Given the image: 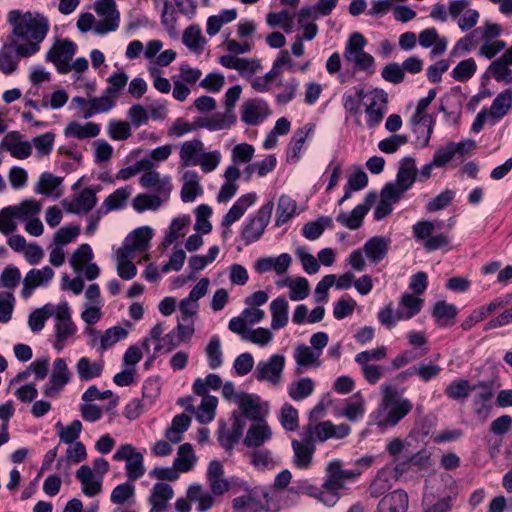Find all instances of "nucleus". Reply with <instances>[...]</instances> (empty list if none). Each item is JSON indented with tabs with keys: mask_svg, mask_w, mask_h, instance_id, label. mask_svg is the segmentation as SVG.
<instances>
[{
	"mask_svg": "<svg viewBox=\"0 0 512 512\" xmlns=\"http://www.w3.org/2000/svg\"><path fill=\"white\" fill-rule=\"evenodd\" d=\"M190 222L189 216H181L174 218L170 224L169 232L164 237L162 245L169 246L178 238L183 237L185 235V229Z\"/></svg>",
	"mask_w": 512,
	"mask_h": 512,
	"instance_id": "338daca9",
	"label": "nucleus"
},
{
	"mask_svg": "<svg viewBox=\"0 0 512 512\" xmlns=\"http://www.w3.org/2000/svg\"><path fill=\"white\" fill-rule=\"evenodd\" d=\"M235 122V113L225 110L223 113H214L207 117L195 118V127L205 128L209 131H220L229 129Z\"/></svg>",
	"mask_w": 512,
	"mask_h": 512,
	"instance_id": "b1692460",
	"label": "nucleus"
},
{
	"mask_svg": "<svg viewBox=\"0 0 512 512\" xmlns=\"http://www.w3.org/2000/svg\"><path fill=\"white\" fill-rule=\"evenodd\" d=\"M392 186H383L380 191V201L374 209V218L382 220L393 211V205L400 201Z\"/></svg>",
	"mask_w": 512,
	"mask_h": 512,
	"instance_id": "f704fd0d",
	"label": "nucleus"
},
{
	"mask_svg": "<svg viewBox=\"0 0 512 512\" xmlns=\"http://www.w3.org/2000/svg\"><path fill=\"white\" fill-rule=\"evenodd\" d=\"M383 397L379 407L371 414L374 423L380 429L396 426L412 408V402L400 396L397 389L390 385H383Z\"/></svg>",
	"mask_w": 512,
	"mask_h": 512,
	"instance_id": "7ed1b4c3",
	"label": "nucleus"
},
{
	"mask_svg": "<svg viewBox=\"0 0 512 512\" xmlns=\"http://www.w3.org/2000/svg\"><path fill=\"white\" fill-rule=\"evenodd\" d=\"M268 114V104L261 99L248 100L241 107V120L247 125L260 124Z\"/></svg>",
	"mask_w": 512,
	"mask_h": 512,
	"instance_id": "4be33fe9",
	"label": "nucleus"
},
{
	"mask_svg": "<svg viewBox=\"0 0 512 512\" xmlns=\"http://www.w3.org/2000/svg\"><path fill=\"white\" fill-rule=\"evenodd\" d=\"M273 208V201H268L242 223L240 235L245 245H250L262 237L270 222Z\"/></svg>",
	"mask_w": 512,
	"mask_h": 512,
	"instance_id": "423d86ee",
	"label": "nucleus"
},
{
	"mask_svg": "<svg viewBox=\"0 0 512 512\" xmlns=\"http://www.w3.org/2000/svg\"><path fill=\"white\" fill-rule=\"evenodd\" d=\"M7 23L10 26L8 41L19 46V53L36 55L41 49V43L49 33V19L42 13L20 9L10 10L7 14Z\"/></svg>",
	"mask_w": 512,
	"mask_h": 512,
	"instance_id": "f257e3e1",
	"label": "nucleus"
},
{
	"mask_svg": "<svg viewBox=\"0 0 512 512\" xmlns=\"http://www.w3.org/2000/svg\"><path fill=\"white\" fill-rule=\"evenodd\" d=\"M457 314V307L443 300L437 301L432 309V317L439 327L452 326Z\"/></svg>",
	"mask_w": 512,
	"mask_h": 512,
	"instance_id": "58836bf2",
	"label": "nucleus"
},
{
	"mask_svg": "<svg viewBox=\"0 0 512 512\" xmlns=\"http://www.w3.org/2000/svg\"><path fill=\"white\" fill-rule=\"evenodd\" d=\"M164 197L158 194H138L134 199L132 206L137 212H144L146 210H158L162 205Z\"/></svg>",
	"mask_w": 512,
	"mask_h": 512,
	"instance_id": "680f3d73",
	"label": "nucleus"
},
{
	"mask_svg": "<svg viewBox=\"0 0 512 512\" xmlns=\"http://www.w3.org/2000/svg\"><path fill=\"white\" fill-rule=\"evenodd\" d=\"M182 179L183 186L180 194L183 202H192L203 193L200 177L197 172L187 170L183 173Z\"/></svg>",
	"mask_w": 512,
	"mask_h": 512,
	"instance_id": "4c0bfd02",
	"label": "nucleus"
},
{
	"mask_svg": "<svg viewBox=\"0 0 512 512\" xmlns=\"http://www.w3.org/2000/svg\"><path fill=\"white\" fill-rule=\"evenodd\" d=\"M443 226L442 221L436 223L429 220H420L412 226V233L416 241L422 242L427 252H433L450 247L451 239L448 233L433 234L435 229Z\"/></svg>",
	"mask_w": 512,
	"mask_h": 512,
	"instance_id": "39448f33",
	"label": "nucleus"
},
{
	"mask_svg": "<svg viewBox=\"0 0 512 512\" xmlns=\"http://www.w3.org/2000/svg\"><path fill=\"white\" fill-rule=\"evenodd\" d=\"M480 389L479 393L475 395L472 405L474 413L482 419H486L491 411V400L494 396L492 387L487 382H479L473 386V390Z\"/></svg>",
	"mask_w": 512,
	"mask_h": 512,
	"instance_id": "a878e982",
	"label": "nucleus"
},
{
	"mask_svg": "<svg viewBox=\"0 0 512 512\" xmlns=\"http://www.w3.org/2000/svg\"><path fill=\"white\" fill-rule=\"evenodd\" d=\"M95 11L102 18L94 26V32L98 35H105L108 32L117 30L120 22V14L115 2H95Z\"/></svg>",
	"mask_w": 512,
	"mask_h": 512,
	"instance_id": "2eb2a0df",
	"label": "nucleus"
},
{
	"mask_svg": "<svg viewBox=\"0 0 512 512\" xmlns=\"http://www.w3.org/2000/svg\"><path fill=\"white\" fill-rule=\"evenodd\" d=\"M202 397L201 404L194 413H196V419L201 424H207L214 419L218 400L212 395H205Z\"/></svg>",
	"mask_w": 512,
	"mask_h": 512,
	"instance_id": "e2e57ef3",
	"label": "nucleus"
},
{
	"mask_svg": "<svg viewBox=\"0 0 512 512\" xmlns=\"http://www.w3.org/2000/svg\"><path fill=\"white\" fill-rule=\"evenodd\" d=\"M204 149V144L199 139H193L183 142L179 152L181 166H197V161L198 159H200V156Z\"/></svg>",
	"mask_w": 512,
	"mask_h": 512,
	"instance_id": "c9c22d12",
	"label": "nucleus"
},
{
	"mask_svg": "<svg viewBox=\"0 0 512 512\" xmlns=\"http://www.w3.org/2000/svg\"><path fill=\"white\" fill-rule=\"evenodd\" d=\"M72 373L64 358H56L53 362L49 382L43 387L46 397L56 398L64 387L70 383Z\"/></svg>",
	"mask_w": 512,
	"mask_h": 512,
	"instance_id": "4468645a",
	"label": "nucleus"
},
{
	"mask_svg": "<svg viewBox=\"0 0 512 512\" xmlns=\"http://www.w3.org/2000/svg\"><path fill=\"white\" fill-rule=\"evenodd\" d=\"M0 148L8 151L13 158L24 160L32 154V145L23 141L17 131L7 133L0 143Z\"/></svg>",
	"mask_w": 512,
	"mask_h": 512,
	"instance_id": "6ab92c4d",
	"label": "nucleus"
},
{
	"mask_svg": "<svg viewBox=\"0 0 512 512\" xmlns=\"http://www.w3.org/2000/svg\"><path fill=\"white\" fill-rule=\"evenodd\" d=\"M418 41L423 48H430L432 56L442 55L447 48V39L440 37L435 28H427L419 33Z\"/></svg>",
	"mask_w": 512,
	"mask_h": 512,
	"instance_id": "473e14b6",
	"label": "nucleus"
},
{
	"mask_svg": "<svg viewBox=\"0 0 512 512\" xmlns=\"http://www.w3.org/2000/svg\"><path fill=\"white\" fill-rule=\"evenodd\" d=\"M391 247V239L386 236H374L363 245V251L372 264H378L386 258Z\"/></svg>",
	"mask_w": 512,
	"mask_h": 512,
	"instance_id": "5701e85b",
	"label": "nucleus"
},
{
	"mask_svg": "<svg viewBox=\"0 0 512 512\" xmlns=\"http://www.w3.org/2000/svg\"><path fill=\"white\" fill-rule=\"evenodd\" d=\"M272 438V430L266 421L256 422L249 427L243 443L249 448H258Z\"/></svg>",
	"mask_w": 512,
	"mask_h": 512,
	"instance_id": "7c9ffc66",
	"label": "nucleus"
},
{
	"mask_svg": "<svg viewBox=\"0 0 512 512\" xmlns=\"http://www.w3.org/2000/svg\"><path fill=\"white\" fill-rule=\"evenodd\" d=\"M131 193V186L120 187L105 198L100 208L106 214L111 211L121 210L126 207L128 198L130 197Z\"/></svg>",
	"mask_w": 512,
	"mask_h": 512,
	"instance_id": "ea45409f",
	"label": "nucleus"
},
{
	"mask_svg": "<svg viewBox=\"0 0 512 512\" xmlns=\"http://www.w3.org/2000/svg\"><path fill=\"white\" fill-rule=\"evenodd\" d=\"M320 356L317 351H314L311 347L300 344L295 350L293 357L297 364L296 374H302L304 369L307 368H318L321 366Z\"/></svg>",
	"mask_w": 512,
	"mask_h": 512,
	"instance_id": "c85d7f7f",
	"label": "nucleus"
},
{
	"mask_svg": "<svg viewBox=\"0 0 512 512\" xmlns=\"http://www.w3.org/2000/svg\"><path fill=\"white\" fill-rule=\"evenodd\" d=\"M174 497V491L170 484L158 482L153 486L148 499L150 505L159 504L161 507L169 508V501Z\"/></svg>",
	"mask_w": 512,
	"mask_h": 512,
	"instance_id": "13d9d810",
	"label": "nucleus"
},
{
	"mask_svg": "<svg viewBox=\"0 0 512 512\" xmlns=\"http://www.w3.org/2000/svg\"><path fill=\"white\" fill-rule=\"evenodd\" d=\"M54 271L51 267L45 266L41 269H31L23 280L21 295L28 298L32 295L35 288L47 285L53 278Z\"/></svg>",
	"mask_w": 512,
	"mask_h": 512,
	"instance_id": "412c9836",
	"label": "nucleus"
},
{
	"mask_svg": "<svg viewBox=\"0 0 512 512\" xmlns=\"http://www.w3.org/2000/svg\"><path fill=\"white\" fill-rule=\"evenodd\" d=\"M367 45V40L359 32L350 34L344 48V60L352 65L353 71L364 72L367 76H371L376 71L375 59L364 49Z\"/></svg>",
	"mask_w": 512,
	"mask_h": 512,
	"instance_id": "20e7f679",
	"label": "nucleus"
},
{
	"mask_svg": "<svg viewBox=\"0 0 512 512\" xmlns=\"http://www.w3.org/2000/svg\"><path fill=\"white\" fill-rule=\"evenodd\" d=\"M292 448L294 452L293 462L296 467L306 469L312 462V457L315 452V446L303 445L299 440L292 441Z\"/></svg>",
	"mask_w": 512,
	"mask_h": 512,
	"instance_id": "6e6d98bb",
	"label": "nucleus"
},
{
	"mask_svg": "<svg viewBox=\"0 0 512 512\" xmlns=\"http://www.w3.org/2000/svg\"><path fill=\"white\" fill-rule=\"evenodd\" d=\"M56 323L54 326L55 342L53 347L62 351L66 342L76 333V325L73 323L70 315V308L66 302L57 305L55 312Z\"/></svg>",
	"mask_w": 512,
	"mask_h": 512,
	"instance_id": "9d476101",
	"label": "nucleus"
},
{
	"mask_svg": "<svg viewBox=\"0 0 512 512\" xmlns=\"http://www.w3.org/2000/svg\"><path fill=\"white\" fill-rule=\"evenodd\" d=\"M100 133V126L93 122H87L81 124L79 122H70L65 130L64 134L66 137H73L76 139L94 138Z\"/></svg>",
	"mask_w": 512,
	"mask_h": 512,
	"instance_id": "c03bdc74",
	"label": "nucleus"
},
{
	"mask_svg": "<svg viewBox=\"0 0 512 512\" xmlns=\"http://www.w3.org/2000/svg\"><path fill=\"white\" fill-rule=\"evenodd\" d=\"M501 33L502 28L499 24L485 21L482 26L475 28L456 42L455 46L451 50V56H462L473 50L480 40H496Z\"/></svg>",
	"mask_w": 512,
	"mask_h": 512,
	"instance_id": "0eeeda50",
	"label": "nucleus"
},
{
	"mask_svg": "<svg viewBox=\"0 0 512 512\" xmlns=\"http://www.w3.org/2000/svg\"><path fill=\"white\" fill-rule=\"evenodd\" d=\"M285 366L286 357L283 354H272L267 359L257 362L253 377L258 382H265L272 387H278L283 381Z\"/></svg>",
	"mask_w": 512,
	"mask_h": 512,
	"instance_id": "6e6552de",
	"label": "nucleus"
},
{
	"mask_svg": "<svg viewBox=\"0 0 512 512\" xmlns=\"http://www.w3.org/2000/svg\"><path fill=\"white\" fill-rule=\"evenodd\" d=\"M153 237V230L149 226H142L133 230L125 239L132 251L144 252L149 248Z\"/></svg>",
	"mask_w": 512,
	"mask_h": 512,
	"instance_id": "a19ab883",
	"label": "nucleus"
},
{
	"mask_svg": "<svg viewBox=\"0 0 512 512\" xmlns=\"http://www.w3.org/2000/svg\"><path fill=\"white\" fill-rule=\"evenodd\" d=\"M196 457L190 443H184L179 446L177 457L173 461L174 468L178 472H188L195 465Z\"/></svg>",
	"mask_w": 512,
	"mask_h": 512,
	"instance_id": "603ef678",
	"label": "nucleus"
},
{
	"mask_svg": "<svg viewBox=\"0 0 512 512\" xmlns=\"http://www.w3.org/2000/svg\"><path fill=\"white\" fill-rule=\"evenodd\" d=\"M315 382L309 377L300 378L290 383L287 387L289 397L294 401H301L313 394Z\"/></svg>",
	"mask_w": 512,
	"mask_h": 512,
	"instance_id": "de8ad7c7",
	"label": "nucleus"
},
{
	"mask_svg": "<svg viewBox=\"0 0 512 512\" xmlns=\"http://www.w3.org/2000/svg\"><path fill=\"white\" fill-rule=\"evenodd\" d=\"M116 101L104 91L99 97L90 99L89 109L83 113V118L89 119L97 114L107 113L116 106Z\"/></svg>",
	"mask_w": 512,
	"mask_h": 512,
	"instance_id": "3c124183",
	"label": "nucleus"
},
{
	"mask_svg": "<svg viewBox=\"0 0 512 512\" xmlns=\"http://www.w3.org/2000/svg\"><path fill=\"white\" fill-rule=\"evenodd\" d=\"M368 95L361 87H355L353 93H345L342 97V103L345 111L352 116H357L361 112V103Z\"/></svg>",
	"mask_w": 512,
	"mask_h": 512,
	"instance_id": "bf43d9fd",
	"label": "nucleus"
},
{
	"mask_svg": "<svg viewBox=\"0 0 512 512\" xmlns=\"http://www.w3.org/2000/svg\"><path fill=\"white\" fill-rule=\"evenodd\" d=\"M296 209L297 203L294 199L287 195H281L276 208L275 226L281 227L286 224L297 214Z\"/></svg>",
	"mask_w": 512,
	"mask_h": 512,
	"instance_id": "09e8293b",
	"label": "nucleus"
},
{
	"mask_svg": "<svg viewBox=\"0 0 512 512\" xmlns=\"http://www.w3.org/2000/svg\"><path fill=\"white\" fill-rule=\"evenodd\" d=\"M463 142H450L446 147L438 149L433 156L435 167H444L449 163L456 153L462 152Z\"/></svg>",
	"mask_w": 512,
	"mask_h": 512,
	"instance_id": "774afa93",
	"label": "nucleus"
},
{
	"mask_svg": "<svg viewBox=\"0 0 512 512\" xmlns=\"http://www.w3.org/2000/svg\"><path fill=\"white\" fill-rule=\"evenodd\" d=\"M417 180V167L415 159L410 156L404 157L400 163L394 182H388L384 186H392L400 198L410 190Z\"/></svg>",
	"mask_w": 512,
	"mask_h": 512,
	"instance_id": "f8f14e48",
	"label": "nucleus"
},
{
	"mask_svg": "<svg viewBox=\"0 0 512 512\" xmlns=\"http://www.w3.org/2000/svg\"><path fill=\"white\" fill-rule=\"evenodd\" d=\"M219 63L228 69H234L246 79H251L253 75L262 69L260 60L240 58L235 55H223L219 58Z\"/></svg>",
	"mask_w": 512,
	"mask_h": 512,
	"instance_id": "a211bd4d",
	"label": "nucleus"
},
{
	"mask_svg": "<svg viewBox=\"0 0 512 512\" xmlns=\"http://www.w3.org/2000/svg\"><path fill=\"white\" fill-rule=\"evenodd\" d=\"M237 405L242 415L253 422L265 421L268 414L267 403L261 402V398L257 394H241L237 398Z\"/></svg>",
	"mask_w": 512,
	"mask_h": 512,
	"instance_id": "f3484780",
	"label": "nucleus"
},
{
	"mask_svg": "<svg viewBox=\"0 0 512 512\" xmlns=\"http://www.w3.org/2000/svg\"><path fill=\"white\" fill-rule=\"evenodd\" d=\"M136 165L147 170L140 178V185L146 189H152L158 195L167 200L172 190L170 177L161 178L157 171L152 170V162L148 159H141Z\"/></svg>",
	"mask_w": 512,
	"mask_h": 512,
	"instance_id": "9b49d317",
	"label": "nucleus"
},
{
	"mask_svg": "<svg viewBox=\"0 0 512 512\" xmlns=\"http://www.w3.org/2000/svg\"><path fill=\"white\" fill-rule=\"evenodd\" d=\"M9 207L14 217L22 221H28L36 217L41 211V204L35 199L24 200L18 205Z\"/></svg>",
	"mask_w": 512,
	"mask_h": 512,
	"instance_id": "864d4df0",
	"label": "nucleus"
},
{
	"mask_svg": "<svg viewBox=\"0 0 512 512\" xmlns=\"http://www.w3.org/2000/svg\"><path fill=\"white\" fill-rule=\"evenodd\" d=\"M55 309L51 304H45L43 307L34 310L28 318V325L32 332H40L44 326L46 320L54 315Z\"/></svg>",
	"mask_w": 512,
	"mask_h": 512,
	"instance_id": "052dcab7",
	"label": "nucleus"
},
{
	"mask_svg": "<svg viewBox=\"0 0 512 512\" xmlns=\"http://www.w3.org/2000/svg\"><path fill=\"white\" fill-rule=\"evenodd\" d=\"M21 58H30V56L19 53V46L7 40L0 49V71L5 75L12 74L16 71Z\"/></svg>",
	"mask_w": 512,
	"mask_h": 512,
	"instance_id": "393cba45",
	"label": "nucleus"
},
{
	"mask_svg": "<svg viewBox=\"0 0 512 512\" xmlns=\"http://www.w3.org/2000/svg\"><path fill=\"white\" fill-rule=\"evenodd\" d=\"M257 200L255 192H250L240 196L237 201L232 205L228 212L224 215L221 225L223 227H230L233 223L240 220L245 214L247 209L252 206Z\"/></svg>",
	"mask_w": 512,
	"mask_h": 512,
	"instance_id": "bb28decb",
	"label": "nucleus"
},
{
	"mask_svg": "<svg viewBox=\"0 0 512 512\" xmlns=\"http://www.w3.org/2000/svg\"><path fill=\"white\" fill-rule=\"evenodd\" d=\"M96 190L84 188L71 201L64 200L63 206L67 212L72 214H86L97 204Z\"/></svg>",
	"mask_w": 512,
	"mask_h": 512,
	"instance_id": "aec40b11",
	"label": "nucleus"
},
{
	"mask_svg": "<svg viewBox=\"0 0 512 512\" xmlns=\"http://www.w3.org/2000/svg\"><path fill=\"white\" fill-rule=\"evenodd\" d=\"M61 184V177L54 176L50 172H43L34 187V192L46 197L59 198L62 194Z\"/></svg>",
	"mask_w": 512,
	"mask_h": 512,
	"instance_id": "72a5a7b5",
	"label": "nucleus"
},
{
	"mask_svg": "<svg viewBox=\"0 0 512 512\" xmlns=\"http://www.w3.org/2000/svg\"><path fill=\"white\" fill-rule=\"evenodd\" d=\"M75 369L78 378L83 382H87L102 375L104 361L99 359L92 362L88 357H81L77 361Z\"/></svg>",
	"mask_w": 512,
	"mask_h": 512,
	"instance_id": "e433bc0d",
	"label": "nucleus"
},
{
	"mask_svg": "<svg viewBox=\"0 0 512 512\" xmlns=\"http://www.w3.org/2000/svg\"><path fill=\"white\" fill-rule=\"evenodd\" d=\"M512 108V88H507L497 95L488 111L495 121L501 120Z\"/></svg>",
	"mask_w": 512,
	"mask_h": 512,
	"instance_id": "79ce46f5",
	"label": "nucleus"
},
{
	"mask_svg": "<svg viewBox=\"0 0 512 512\" xmlns=\"http://www.w3.org/2000/svg\"><path fill=\"white\" fill-rule=\"evenodd\" d=\"M342 461L335 459L328 463L318 501L327 507L335 506L341 498V490L347 489V482L356 481L362 474L359 467L343 469Z\"/></svg>",
	"mask_w": 512,
	"mask_h": 512,
	"instance_id": "f03ea898",
	"label": "nucleus"
},
{
	"mask_svg": "<svg viewBox=\"0 0 512 512\" xmlns=\"http://www.w3.org/2000/svg\"><path fill=\"white\" fill-rule=\"evenodd\" d=\"M408 495L404 490L397 489L385 495L378 503L376 512H406Z\"/></svg>",
	"mask_w": 512,
	"mask_h": 512,
	"instance_id": "cd10ccee",
	"label": "nucleus"
},
{
	"mask_svg": "<svg viewBox=\"0 0 512 512\" xmlns=\"http://www.w3.org/2000/svg\"><path fill=\"white\" fill-rule=\"evenodd\" d=\"M77 45L69 39L57 40L46 52L45 61L51 62L60 74H67L71 71L69 67L75 53Z\"/></svg>",
	"mask_w": 512,
	"mask_h": 512,
	"instance_id": "1a4fd4ad",
	"label": "nucleus"
},
{
	"mask_svg": "<svg viewBox=\"0 0 512 512\" xmlns=\"http://www.w3.org/2000/svg\"><path fill=\"white\" fill-rule=\"evenodd\" d=\"M365 401L360 392L355 393L347 401L342 409L341 415L351 422H356L363 417L365 413Z\"/></svg>",
	"mask_w": 512,
	"mask_h": 512,
	"instance_id": "5fc2aeb1",
	"label": "nucleus"
},
{
	"mask_svg": "<svg viewBox=\"0 0 512 512\" xmlns=\"http://www.w3.org/2000/svg\"><path fill=\"white\" fill-rule=\"evenodd\" d=\"M313 131L314 125L306 124L294 132L286 151L287 162L295 164L300 160L301 150L308 135Z\"/></svg>",
	"mask_w": 512,
	"mask_h": 512,
	"instance_id": "c756f323",
	"label": "nucleus"
},
{
	"mask_svg": "<svg viewBox=\"0 0 512 512\" xmlns=\"http://www.w3.org/2000/svg\"><path fill=\"white\" fill-rule=\"evenodd\" d=\"M205 354L208 360V365L211 369H217L223 364V352L221 349V341L218 335H213L206 348Z\"/></svg>",
	"mask_w": 512,
	"mask_h": 512,
	"instance_id": "0e129e2a",
	"label": "nucleus"
},
{
	"mask_svg": "<svg viewBox=\"0 0 512 512\" xmlns=\"http://www.w3.org/2000/svg\"><path fill=\"white\" fill-rule=\"evenodd\" d=\"M115 461H125V470L130 481H136L145 474L143 455L131 444L122 445L113 455Z\"/></svg>",
	"mask_w": 512,
	"mask_h": 512,
	"instance_id": "ddd939ff",
	"label": "nucleus"
},
{
	"mask_svg": "<svg viewBox=\"0 0 512 512\" xmlns=\"http://www.w3.org/2000/svg\"><path fill=\"white\" fill-rule=\"evenodd\" d=\"M107 83L104 92L117 102L121 91L128 84V75L123 71L114 72L107 78Z\"/></svg>",
	"mask_w": 512,
	"mask_h": 512,
	"instance_id": "69168bd1",
	"label": "nucleus"
},
{
	"mask_svg": "<svg viewBox=\"0 0 512 512\" xmlns=\"http://www.w3.org/2000/svg\"><path fill=\"white\" fill-rule=\"evenodd\" d=\"M392 471L391 467L386 466L380 469L369 486L370 496L377 498L388 491L391 486Z\"/></svg>",
	"mask_w": 512,
	"mask_h": 512,
	"instance_id": "8fccbe9b",
	"label": "nucleus"
},
{
	"mask_svg": "<svg viewBox=\"0 0 512 512\" xmlns=\"http://www.w3.org/2000/svg\"><path fill=\"white\" fill-rule=\"evenodd\" d=\"M76 478L80 481L82 492L86 496L94 497L101 492L102 478H96L89 466L82 465L76 471Z\"/></svg>",
	"mask_w": 512,
	"mask_h": 512,
	"instance_id": "2f4dec72",
	"label": "nucleus"
},
{
	"mask_svg": "<svg viewBox=\"0 0 512 512\" xmlns=\"http://www.w3.org/2000/svg\"><path fill=\"white\" fill-rule=\"evenodd\" d=\"M369 211V207L364 204H358L350 213L341 212L336 220L342 226L355 230L358 229Z\"/></svg>",
	"mask_w": 512,
	"mask_h": 512,
	"instance_id": "49530a36",
	"label": "nucleus"
},
{
	"mask_svg": "<svg viewBox=\"0 0 512 512\" xmlns=\"http://www.w3.org/2000/svg\"><path fill=\"white\" fill-rule=\"evenodd\" d=\"M183 43L193 52L201 53L204 49L205 39L198 25H190L187 27L182 36Z\"/></svg>",
	"mask_w": 512,
	"mask_h": 512,
	"instance_id": "4d7b16f0",
	"label": "nucleus"
},
{
	"mask_svg": "<svg viewBox=\"0 0 512 512\" xmlns=\"http://www.w3.org/2000/svg\"><path fill=\"white\" fill-rule=\"evenodd\" d=\"M288 308V301L284 297H278L270 303L271 328L273 330L281 329L287 325Z\"/></svg>",
	"mask_w": 512,
	"mask_h": 512,
	"instance_id": "a18cd8bd",
	"label": "nucleus"
},
{
	"mask_svg": "<svg viewBox=\"0 0 512 512\" xmlns=\"http://www.w3.org/2000/svg\"><path fill=\"white\" fill-rule=\"evenodd\" d=\"M366 105V124L369 128L378 126L387 112L388 94L382 89H374L368 95Z\"/></svg>",
	"mask_w": 512,
	"mask_h": 512,
	"instance_id": "dca6fc26",
	"label": "nucleus"
},
{
	"mask_svg": "<svg viewBox=\"0 0 512 512\" xmlns=\"http://www.w3.org/2000/svg\"><path fill=\"white\" fill-rule=\"evenodd\" d=\"M187 498L197 503L198 512H206L213 507L215 499L213 494L204 490L199 484H192L187 489Z\"/></svg>",
	"mask_w": 512,
	"mask_h": 512,
	"instance_id": "37998d69",
	"label": "nucleus"
}]
</instances>
